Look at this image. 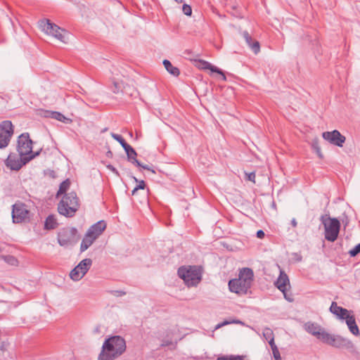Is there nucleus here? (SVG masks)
Returning a JSON list of instances; mask_svg holds the SVG:
<instances>
[{
  "label": "nucleus",
  "mask_w": 360,
  "mask_h": 360,
  "mask_svg": "<svg viewBox=\"0 0 360 360\" xmlns=\"http://www.w3.org/2000/svg\"><path fill=\"white\" fill-rule=\"evenodd\" d=\"M268 341H269V345L271 346L272 352L274 349H278L277 346L276 345V344L274 342V338H271V339H269Z\"/></svg>",
  "instance_id": "ea45409f"
},
{
  "label": "nucleus",
  "mask_w": 360,
  "mask_h": 360,
  "mask_svg": "<svg viewBox=\"0 0 360 360\" xmlns=\"http://www.w3.org/2000/svg\"><path fill=\"white\" fill-rule=\"evenodd\" d=\"M342 319L346 320V323L349 329V331L354 335H359V327L356 325L355 318L354 316H351L349 314L346 315Z\"/></svg>",
  "instance_id": "a211bd4d"
},
{
  "label": "nucleus",
  "mask_w": 360,
  "mask_h": 360,
  "mask_svg": "<svg viewBox=\"0 0 360 360\" xmlns=\"http://www.w3.org/2000/svg\"><path fill=\"white\" fill-rule=\"evenodd\" d=\"M128 160L136 165H141V162L136 158L137 153L136 150L129 145V147L124 149Z\"/></svg>",
  "instance_id": "4be33fe9"
},
{
  "label": "nucleus",
  "mask_w": 360,
  "mask_h": 360,
  "mask_svg": "<svg viewBox=\"0 0 360 360\" xmlns=\"http://www.w3.org/2000/svg\"><path fill=\"white\" fill-rule=\"evenodd\" d=\"M39 154V151L35 152L34 154H32L28 157H20V159L16 158L15 156L11 154L9 155L7 159L5 160V164L7 167L10 168L11 170L18 171L21 169V167L25 165L26 163L30 162L31 160L38 156Z\"/></svg>",
  "instance_id": "f8f14e48"
},
{
  "label": "nucleus",
  "mask_w": 360,
  "mask_h": 360,
  "mask_svg": "<svg viewBox=\"0 0 360 360\" xmlns=\"http://www.w3.org/2000/svg\"><path fill=\"white\" fill-rule=\"evenodd\" d=\"M111 136L120 143L124 150L126 148L129 147V144L125 141V140L122 138L121 135L115 133H111Z\"/></svg>",
  "instance_id": "bb28decb"
},
{
  "label": "nucleus",
  "mask_w": 360,
  "mask_h": 360,
  "mask_svg": "<svg viewBox=\"0 0 360 360\" xmlns=\"http://www.w3.org/2000/svg\"><path fill=\"white\" fill-rule=\"evenodd\" d=\"M273 355H274V357L276 360H281V354H280V352L278 351V349H274L273 352Z\"/></svg>",
  "instance_id": "37998d69"
},
{
  "label": "nucleus",
  "mask_w": 360,
  "mask_h": 360,
  "mask_svg": "<svg viewBox=\"0 0 360 360\" xmlns=\"http://www.w3.org/2000/svg\"><path fill=\"white\" fill-rule=\"evenodd\" d=\"M254 280V273L250 268H243L240 270L238 278L231 279L229 281V288L231 292L238 295H246Z\"/></svg>",
  "instance_id": "f03ea898"
},
{
  "label": "nucleus",
  "mask_w": 360,
  "mask_h": 360,
  "mask_svg": "<svg viewBox=\"0 0 360 360\" xmlns=\"http://www.w3.org/2000/svg\"><path fill=\"white\" fill-rule=\"evenodd\" d=\"M110 293L116 297H122L126 295V292L123 290H112Z\"/></svg>",
  "instance_id": "c9c22d12"
},
{
  "label": "nucleus",
  "mask_w": 360,
  "mask_h": 360,
  "mask_svg": "<svg viewBox=\"0 0 360 360\" xmlns=\"http://www.w3.org/2000/svg\"><path fill=\"white\" fill-rule=\"evenodd\" d=\"M322 137L330 144L338 147H342L346 141L345 136L342 135L340 132L336 129L332 131L323 132L322 134Z\"/></svg>",
  "instance_id": "2eb2a0df"
},
{
  "label": "nucleus",
  "mask_w": 360,
  "mask_h": 360,
  "mask_svg": "<svg viewBox=\"0 0 360 360\" xmlns=\"http://www.w3.org/2000/svg\"><path fill=\"white\" fill-rule=\"evenodd\" d=\"M248 175V179L250 181L255 182V172H250Z\"/></svg>",
  "instance_id": "c03bdc74"
},
{
  "label": "nucleus",
  "mask_w": 360,
  "mask_h": 360,
  "mask_svg": "<svg viewBox=\"0 0 360 360\" xmlns=\"http://www.w3.org/2000/svg\"><path fill=\"white\" fill-rule=\"evenodd\" d=\"M58 224L53 215H49L45 221L44 228L47 230L54 229Z\"/></svg>",
  "instance_id": "393cba45"
},
{
  "label": "nucleus",
  "mask_w": 360,
  "mask_h": 360,
  "mask_svg": "<svg viewBox=\"0 0 360 360\" xmlns=\"http://www.w3.org/2000/svg\"><path fill=\"white\" fill-rule=\"evenodd\" d=\"M92 265L89 258L82 259L70 273V277L74 281H80L87 273Z\"/></svg>",
  "instance_id": "1a4fd4ad"
},
{
  "label": "nucleus",
  "mask_w": 360,
  "mask_h": 360,
  "mask_svg": "<svg viewBox=\"0 0 360 360\" xmlns=\"http://www.w3.org/2000/svg\"><path fill=\"white\" fill-rule=\"evenodd\" d=\"M255 54H257L260 51V44L258 41L251 42L250 45H248Z\"/></svg>",
  "instance_id": "c85d7f7f"
},
{
  "label": "nucleus",
  "mask_w": 360,
  "mask_h": 360,
  "mask_svg": "<svg viewBox=\"0 0 360 360\" xmlns=\"http://www.w3.org/2000/svg\"><path fill=\"white\" fill-rule=\"evenodd\" d=\"M137 191H135V188L132 191V195H134Z\"/></svg>",
  "instance_id": "3c124183"
},
{
  "label": "nucleus",
  "mask_w": 360,
  "mask_h": 360,
  "mask_svg": "<svg viewBox=\"0 0 360 360\" xmlns=\"http://www.w3.org/2000/svg\"><path fill=\"white\" fill-rule=\"evenodd\" d=\"M243 37H244L245 42L248 45H250L251 42L255 41L252 38V37L249 34L247 31H244L243 32Z\"/></svg>",
  "instance_id": "2f4dec72"
},
{
  "label": "nucleus",
  "mask_w": 360,
  "mask_h": 360,
  "mask_svg": "<svg viewBox=\"0 0 360 360\" xmlns=\"http://www.w3.org/2000/svg\"><path fill=\"white\" fill-rule=\"evenodd\" d=\"M322 223L325 228V238L330 242H334L338 236L340 223L336 218L322 217Z\"/></svg>",
  "instance_id": "423d86ee"
},
{
  "label": "nucleus",
  "mask_w": 360,
  "mask_h": 360,
  "mask_svg": "<svg viewBox=\"0 0 360 360\" xmlns=\"http://www.w3.org/2000/svg\"><path fill=\"white\" fill-rule=\"evenodd\" d=\"M275 285L283 293L286 300L289 302L293 301L292 294H288L287 292L288 288H290V281L288 275L284 271H281L280 275L275 282Z\"/></svg>",
  "instance_id": "4468645a"
},
{
  "label": "nucleus",
  "mask_w": 360,
  "mask_h": 360,
  "mask_svg": "<svg viewBox=\"0 0 360 360\" xmlns=\"http://www.w3.org/2000/svg\"><path fill=\"white\" fill-rule=\"evenodd\" d=\"M107 130H108V128H105L104 129L102 130V132L106 131Z\"/></svg>",
  "instance_id": "864d4df0"
},
{
  "label": "nucleus",
  "mask_w": 360,
  "mask_h": 360,
  "mask_svg": "<svg viewBox=\"0 0 360 360\" xmlns=\"http://www.w3.org/2000/svg\"><path fill=\"white\" fill-rule=\"evenodd\" d=\"M1 259L8 264L12 266H15L18 264L17 259L12 255H5L4 257H1Z\"/></svg>",
  "instance_id": "cd10ccee"
},
{
  "label": "nucleus",
  "mask_w": 360,
  "mask_h": 360,
  "mask_svg": "<svg viewBox=\"0 0 360 360\" xmlns=\"http://www.w3.org/2000/svg\"><path fill=\"white\" fill-rule=\"evenodd\" d=\"M291 224L293 227H296L297 225V222L296 221V219L295 218H293L292 220H291Z\"/></svg>",
  "instance_id": "8fccbe9b"
},
{
  "label": "nucleus",
  "mask_w": 360,
  "mask_h": 360,
  "mask_svg": "<svg viewBox=\"0 0 360 360\" xmlns=\"http://www.w3.org/2000/svg\"><path fill=\"white\" fill-rule=\"evenodd\" d=\"M163 65H164L165 69L167 70V72H169L171 75L176 76V77L179 75V74H180L179 70L176 67L173 66L169 60H164Z\"/></svg>",
  "instance_id": "b1692460"
},
{
  "label": "nucleus",
  "mask_w": 360,
  "mask_h": 360,
  "mask_svg": "<svg viewBox=\"0 0 360 360\" xmlns=\"http://www.w3.org/2000/svg\"><path fill=\"white\" fill-rule=\"evenodd\" d=\"M137 166L139 167H141V168H143L144 169H147L148 171H150L153 174H155V171L153 169L150 168L147 165H143V164L141 163V165H137Z\"/></svg>",
  "instance_id": "79ce46f5"
},
{
  "label": "nucleus",
  "mask_w": 360,
  "mask_h": 360,
  "mask_svg": "<svg viewBox=\"0 0 360 360\" xmlns=\"http://www.w3.org/2000/svg\"><path fill=\"white\" fill-rule=\"evenodd\" d=\"M13 134V124L11 121H3L0 124V148H6Z\"/></svg>",
  "instance_id": "ddd939ff"
},
{
  "label": "nucleus",
  "mask_w": 360,
  "mask_h": 360,
  "mask_svg": "<svg viewBox=\"0 0 360 360\" xmlns=\"http://www.w3.org/2000/svg\"><path fill=\"white\" fill-rule=\"evenodd\" d=\"M173 345V342L170 340L164 339L162 340L161 347H167Z\"/></svg>",
  "instance_id": "a19ab883"
},
{
  "label": "nucleus",
  "mask_w": 360,
  "mask_h": 360,
  "mask_svg": "<svg viewBox=\"0 0 360 360\" xmlns=\"http://www.w3.org/2000/svg\"><path fill=\"white\" fill-rule=\"evenodd\" d=\"M70 186V181L69 179L63 181L59 186V189L57 192L56 196L59 197L60 195L65 193Z\"/></svg>",
  "instance_id": "a878e982"
},
{
  "label": "nucleus",
  "mask_w": 360,
  "mask_h": 360,
  "mask_svg": "<svg viewBox=\"0 0 360 360\" xmlns=\"http://www.w3.org/2000/svg\"><path fill=\"white\" fill-rule=\"evenodd\" d=\"M134 179L135 180V181L139 183V184L135 187V191H138L139 189H144L146 186L144 181H138V179L136 177H134Z\"/></svg>",
  "instance_id": "f704fd0d"
},
{
  "label": "nucleus",
  "mask_w": 360,
  "mask_h": 360,
  "mask_svg": "<svg viewBox=\"0 0 360 360\" xmlns=\"http://www.w3.org/2000/svg\"><path fill=\"white\" fill-rule=\"evenodd\" d=\"M217 360H232V355L219 356Z\"/></svg>",
  "instance_id": "49530a36"
},
{
  "label": "nucleus",
  "mask_w": 360,
  "mask_h": 360,
  "mask_svg": "<svg viewBox=\"0 0 360 360\" xmlns=\"http://www.w3.org/2000/svg\"><path fill=\"white\" fill-rule=\"evenodd\" d=\"M263 335L266 340H269L271 338H274L273 331L269 328H266Z\"/></svg>",
  "instance_id": "72a5a7b5"
},
{
  "label": "nucleus",
  "mask_w": 360,
  "mask_h": 360,
  "mask_svg": "<svg viewBox=\"0 0 360 360\" xmlns=\"http://www.w3.org/2000/svg\"><path fill=\"white\" fill-rule=\"evenodd\" d=\"M108 169H109L110 171H112L113 173H115L116 175L119 176V172L116 169L115 167H114L112 165H108L107 166Z\"/></svg>",
  "instance_id": "a18cd8bd"
},
{
  "label": "nucleus",
  "mask_w": 360,
  "mask_h": 360,
  "mask_svg": "<svg viewBox=\"0 0 360 360\" xmlns=\"http://www.w3.org/2000/svg\"><path fill=\"white\" fill-rule=\"evenodd\" d=\"M265 236L264 232L262 230H259L257 231V237L259 238H263Z\"/></svg>",
  "instance_id": "de8ad7c7"
},
{
  "label": "nucleus",
  "mask_w": 360,
  "mask_h": 360,
  "mask_svg": "<svg viewBox=\"0 0 360 360\" xmlns=\"http://www.w3.org/2000/svg\"><path fill=\"white\" fill-rule=\"evenodd\" d=\"M330 311L331 313L335 314L342 319L349 314V311L347 309L338 306L335 302H332L330 307Z\"/></svg>",
  "instance_id": "aec40b11"
},
{
  "label": "nucleus",
  "mask_w": 360,
  "mask_h": 360,
  "mask_svg": "<svg viewBox=\"0 0 360 360\" xmlns=\"http://www.w3.org/2000/svg\"><path fill=\"white\" fill-rule=\"evenodd\" d=\"M18 151L20 157H28L35 153L32 152V141L29 134H22L18 140Z\"/></svg>",
  "instance_id": "9b49d317"
},
{
  "label": "nucleus",
  "mask_w": 360,
  "mask_h": 360,
  "mask_svg": "<svg viewBox=\"0 0 360 360\" xmlns=\"http://www.w3.org/2000/svg\"><path fill=\"white\" fill-rule=\"evenodd\" d=\"M268 341H269V345L271 346L272 352L274 349H278L277 346L276 345V344L274 342V338H271V339H269Z\"/></svg>",
  "instance_id": "58836bf2"
},
{
  "label": "nucleus",
  "mask_w": 360,
  "mask_h": 360,
  "mask_svg": "<svg viewBox=\"0 0 360 360\" xmlns=\"http://www.w3.org/2000/svg\"><path fill=\"white\" fill-rule=\"evenodd\" d=\"M312 146L314 148V150H316V152L318 154V155L320 158H322V153H321V148L319 146L318 143L317 142L314 143Z\"/></svg>",
  "instance_id": "e433bc0d"
},
{
  "label": "nucleus",
  "mask_w": 360,
  "mask_h": 360,
  "mask_svg": "<svg viewBox=\"0 0 360 360\" xmlns=\"http://www.w3.org/2000/svg\"><path fill=\"white\" fill-rule=\"evenodd\" d=\"M182 11L186 15L191 16L192 14V8L188 4L183 5Z\"/></svg>",
  "instance_id": "473e14b6"
},
{
  "label": "nucleus",
  "mask_w": 360,
  "mask_h": 360,
  "mask_svg": "<svg viewBox=\"0 0 360 360\" xmlns=\"http://www.w3.org/2000/svg\"><path fill=\"white\" fill-rule=\"evenodd\" d=\"M229 323L228 321H224L223 323H219L216 326L215 329H218L223 326L227 325Z\"/></svg>",
  "instance_id": "09e8293b"
},
{
  "label": "nucleus",
  "mask_w": 360,
  "mask_h": 360,
  "mask_svg": "<svg viewBox=\"0 0 360 360\" xmlns=\"http://www.w3.org/2000/svg\"><path fill=\"white\" fill-rule=\"evenodd\" d=\"M49 117L55 119L56 120L60 121L63 123H69L71 122V120L66 117L64 115L59 112L51 111L49 112Z\"/></svg>",
  "instance_id": "5701e85b"
},
{
  "label": "nucleus",
  "mask_w": 360,
  "mask_h": 360,
  "mask_svg": "<svg viewBox=\"0 0 360 360\" xmlns=\"http://www.w3.org/2000/svg\"><path fill=\"white\" fill-rule=\"evenodd\" d=\"M77 231L75 228H65L58 234V242L61 246H69L77 243Z\"/></svg>",
  "instance_id": "6e6552de"
},
{
  "label": "nucleus",
  "mask_w": 360,
  "mask_h": 360,
  "mask_svg": "<svg viewBox=\"0 0 360 360\" xmlns=\"http://www.w3.org/2000/svg\"><path fill=\"white\" fill-rule=\"evenodd\" d=\"M40 28L47 34L54 37L63 43H67L69 33L58 27L57 25L52 23L49 20H42L39 22Z\"/></svg>",
  "instance_id": "39448f33"
},
{
  "label": "nucleus",
  "mask_w": 360,
  "mask_h": 360,
  "mask_svg": "<svg viewBox=\"0 0 360 360\" xmlns=\"http://www.w3.org/2000/svg\"><path fill=\"white\" fill-rule=\"evenodd\" d=\"M79 198L75 192L65 194L58 205V211L60 214L66 217H73L79 209Z\"/></svg>",
  "instance_id": "7ed1b4c3"
},
{
  "label": "nucleus",
  "mask_w": 360,
  "mask_h": 360,
  "mask_svg": "<svg viewBox=\"0 0 360 360\" xmlns=\"http://www.w3.org/2000/svg\"><path fill=\"white\" fill-rule=\"evenodd\" d=\"M177 273L188 287L196 286L202 279L201 269L197 266H181Z\"/></svg>",
  "instance_id": "20e7f679"
},
{
  "label": "nucleus",
  "mask_w": 360,
  "mask_h": 360,
  "mask_svg": "<svg viewBox=\"0 0 360 360\" xmlns=\"http://www.w3.org/2000/svg\"><path fill=\"white\" fill-rule=\"evenodd\" d=\"M305 330L311 335L316 336L319 340L322 341V336L326 334V331L316 323L307 322L304 325Z\"/></svg>",
  "instance_id": "dca6fc26"
},
{
  "label": "nucleus",
  "mask_w": 360,
  "mask_h": 360,
  "mask_svg": "<svg viewBox=\"0 0 360 360\" xmlns=\"http://www.w3.org/2000/svg\"><path fill=\"white\" fill-rule=\"evenodd\" d=\"M268 341H269V345L271 346L272 352L274 349H278L277 346L276 345V344L274 342V338H271V339H269Z\"/></svg>",
  "instance_id": "4c0bfd02"
},
{
  "label": "nucleus",
  "mask_w": 360,
  "mask_h": 360,
  "mask_svg": "<svg viewBox=\"0 0 360 360\" xmlns=\"http://www.w3.org/2000/svg\"><path fill=\"white\" fill-rule=\"evenodd\" d=\"M360 252V243L357 244L353 249L349 251L351 257H355Z\"/></svg>",
  "instance_id": "7c9ffc66"
},
{
  "label": "nucleus",
  "mask_w": 360,
  "mask_h": 360,
  "mask_svg": "<svg viewBox=\"0 0 360 360\" xmlns=\"http://www.w3.org/2000/svg\"><path fill=\"white\" fill-rule=\"evenodd\" d=\"M96 240L95 236H93L89 233V232H86L85 234L81 245H80V251L84 252Z\"/></svg>",
  "instance_id": "412c9836"
},
{
  "label": "nucleus",
  "mask_w": 360,
  "mask_h": 360,
  "mask_svg": "<svg viewBox=\"0 0 360 360\" xmlns=\"http://www.w3.org/2000/svg\"><path fill=\"white\" fill-rule=\"evenodd\" d=\"M30 218V211L27 205L22 202L15 203L12 206L13 222L19 224L26 221Z\"/></svg>",
  "instance_id": "9d476101"
},
{
  "label": "nucleus",
  "mask_w": 360,
  "mask_h": 360,
  "mask_svg": "<svg viewBox=\"0 0 360 360\" xmlns=\"http://www.w3.org/2000/svg\"><path fill=\"white\" fill-rule=\"evenodd\" d=\"M198 68L202 70H210L213 72H217L218 74H220L223 77V79L226 80V76L223 73V72L217 68L216 66L212 65L211 63H210L207 61L203 60H199L198 62Z\"/></svg>",
  "instance_id": "6ab92c4d"
},
{
  "label": "nucleus",
  "mask_w": 360,
  "mask_h": 360,
  "mask_svg": "<svg viewBox=\"0 0 360 360\" xmlns=\"http://www.w3.org/2000/svg\"><path fill=\"white\" fill-rule=\"evenodd\" d=\"M126 349V341L122 337H110L104 341L98 360H115L124 353Z\"/></svg>",
  "instance_id": "f257e3e1"
},
{
  "label": "nucleus",
  "mask_w": 360,
  "mask_h": 360,
  "mask_svg": "<svg viewBox=\"0 0 360 360\" xmlns=\"http://www.w3.org/2000/svg\"><path fill=\"white\" fill-rule=\"evenodd\" d=\"M321 338L323 343L336 348H345L352 350L354 347L351 340L340 335H332L327 332Z\"/></svg>",
  "instance_id": "0eeeda50"
},
{
  "label": "nucleus",
  "mask_w": 360,
  "mask_h": 360,
  "mask_svg": "<svg viewBox=\"0 0 360 360\" xmlns=\"http://www.w3.org/2000/svg\"><path fill=\"white\" fill-rule=\"evenodd\" d=\"M4 255H0V259H1V257H4Z\"/></svg>",
  "instance_id": "5fc2aeb1"
},
{
  "label": "nucleus",
  "mask_w": 360,
  "mask_h": 360,
  "mask_svg": "<svg viewBox=\"0 0 360 360\" xmlns=\"http://www.w3.org/2000/svg\"><path fill=\"white\" fill-rule=\"evenodd\" d=\"M111 89L114 94H118L122 89V84L118 82H113V86Z\"/></svg>",
  "instance_id": "c756f323"
},
{
  "label": "nucleus",
  "mask_w": 360,
  "mask_h": 360,
  "mask_svg": "<svg viewBox=\"0 0 360 360\" xmlns=\"http://www.w3.org/2000/svg\"><path fill=\"white\" fill-rule=\"evenodd\" d=\"M106 228V224L104 221L101 220L92 225L87 231L91 236H95L97 239L101 236L103 231Z\"/></svg>",
  "instance_id": "f3484780"
},
{
  "label": "nucleus",
  "mask_w": 360,
  "mask_h": 360,
  "mask_svg": "<svg viewBox=\"0 0 360 360\" xmlns=\"http://www.w3.org/2000/svg\"><path fill=\"white\" fill-rule=\"evenodd\" d=\"M176 2L178 3H181L183 1V0H175Z\"/></svg>",
  "instance_id": "603ef678"
}]
</instances>
